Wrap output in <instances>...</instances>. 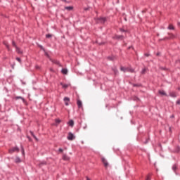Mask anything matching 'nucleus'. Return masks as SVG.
Returning <instances> with one entry per match:
<instances>
[{"mask_svg":"<svg viewBox=\"0 0 180 180\" xmlns=\"http://www.w3.org/2000/svg\"><path fill=\"white\" fill-rule=\"evenodd\" d=\"M56 123H58V124L61 123V120H60L58 119H56Z\"/></svg>","mask_w":180,"mask_h":180,"instance_id":"25","label":"nucleus"},{"mask_svg":"<svg viewBox=\"0 0 180 180\" xmlns=\"http://www.w3.org/2000/svg\"><path fill=\"white\" fill-rule=\"evenodd\" d=\"M169 39H174L175 37L174 34H169Z\"/></svg>","mask_w":180,"mask_h":180,"instance_id":"21","label":"nucleus"},{"mask_svg":"<svg viewBox=\"0 0 180 180\" xmlns=\"http://www.w3.org/2000/svg\"><path fill=\"white\" fill-rule=\"evenodd\" d=\"M41 164L46 165V162L41 163Z\"/></svg>","mask_w":180,"mask_h":180,"instance_id":"35","label":"nucleus"},{"mask_svg":"<svg viewBox=\"0 0 180 180\" xmlns=\"http://www.w3.org/2000/svg\"><path fill=\"white\" fill-rule=\"evenodd\" d=\"M62 72L66 75V74H68V70L67 69H62Z\"/></svg>","mask_w":180,"mask_h":180,"instance_id":"14","label":"nucleus"},{"mask_svg":"<svg viewBox=\"0 0 180 180\" xmlns=\"http://www.w3.org/2000/svg\"><path fill=\"white\" fill-rule=\"evenodd\" d=\"M63 160H64V161H70V157H68L67 155H63Z\"/></svg>","mask_w":180,"mask_h":180,"instance_id":"7","label":"nucleus"},{"mask_svg":"<svg viewBox=\"0 0 180 180\" xmlns=\"http://www.w3.org/2000/svg\"><path fill=\"white\" fill-rule=\"evenodd\" d=\"M15 50H16V51H17V53H18V54H22L23 53V51H22L21 50H20V49L19 48V47H16L15 48Z\"/></svg>","mask_w":180,"mask_h":180,"instance_id":"11","label":"nucleus"},{"mask_svg":"<svg viewBox=\"0 0 180 180\" xmlns=\"http://www.w3.org/2000/svg\"><path fill=\"white\" fill-rule=\"evenodd\" d=\"M120 70L123 72H134V69H131V68L121 67Z\"/></svg>","mask_w":180,"mask_h":180,"instance_id":"1","label":"nucleus"},{"mask_svg":"<svg viewBox=\"0 0 180 180\" xmlns=\"http://www.w3.org/2000/svg\"><path fill=\"white\" fill-rule=\"evenodd\" d=\"M159 94H160V95L167 96V94H166L165 91H164L160 90V91H159Z\"/></svg>","mask_w":180,"mask_h":180,"instance_id":"16","label":"nucleus"},{"mask_svg":"<svg viewBox=\"0 0 180 180\" xmlns=\"http://www.w3.org/2000/svg\"><path fill=\"white\" fill-rule=\"evenodd\" d=\"M86 180H91V179H89V177L86 176Z\"/></svg>","mask_w":180,"mask_h":180,"instance_id":"33","label":"nucleus"},{"mask_svg":"<svg viewBox=\"0 0 180 180\" xmlns=\"http://www.w3.org/2000/svg\"><path fill=\"white\" fill-rule=\"evenodd\" d=\"M179 26H180V22H179Z\"/></svg>","mask_w":180,"mask_h":180,"instance_id":"37","label":"nucleus"},{"mask_svg":"<svg viewBox=\"0 0 180 180\" xmlns=\"http://www.w3.org/2000/svg\"><path fill=\"white\" fill-rule=\"evenodd\" d=\"M60 153H63V150L62 148H59Z\"/></svg>","mask_w":180,"mask_h":180,"instance_id":"29","label":"nucleus"},{"mask_svg":"<svg viewBox=\"0 0 180 180\" xmlns=\"http://www.w3.org/2000/svg\"><path fill=\"white\" fill-rule=\"evenodd\" d=\"M118 39H122V37H118Z\"/></svg>","mask_w":180,"mask_h":180,"instance_id":"36","label":"nucleus"},{"mask_svg":"<svg viewBox=\"0 0 180 180\" xmlns=\"http://www.w3.org/2000/svg\"><path fill=\"white\" fill-rule=\"evenodd\" d=\"M4 44L6 46V48L8 49V51H11V48H9V45L8 44V43L4 42Z\"/></svg>","mask_w":180,"mask_h":180,"instance_id":"19","label":"nucleus"},{"mask_svg":"<svg viewBox=\"0 0 180 180\" xmlns=\"http://www.w3.org/2000/svg\"><path fill=\"white\" fill-rule=\"evenodd\" d=\"M169 30H174V25H169L168 27Z\"/></svg>","mask_w":180,"mask_h":180,"instance_id":"17","label":"nucleus"},{"mask_svg":"<svg viewBox=\"0 0 180 180\" xmlns=\"http://www.w3.org/2000/svg\"><path fill=\"white\" fill-rule=\"evenodd\" d=\"M46 56H47V57H49V54H47V53H45Z\"/></svg>","mask_w":180,"mask_h":180,"instance_id":"34","label":"nucleus"},{"mask_svg":"<svg viewBox=\"0 0 180 180\" xmlns=\"http://www.w3.org/2000/svg\"><path fill=\"white\" fill-rule=\"evenodd\" d=\"M15 99H22V101H23V98H22L20 96L15 97Z\"/></svg>","mask_w":180,"mask_h":180,"instance_id":"26","label":"nucleus"},{"mask_svg":"<svg viewBox=\"0 0 180 180\" xmlns=\"http://www.w3.org/2000/svg\"><path fill=\"white\" fill-rule=\"evenodd\" d=\"M169 96H171L172 98H176V92H170L169 93Z\"/></svg>","mask_w":180,"mask_h":180,"instance_id":"8","label":"nucleus"},{"mask_svg":"<svg viewBox=\"0 0 180 180\" xmlns=\"http://www.w3.org/2000/svg\"><path fill=\"white\" fill-rule=\"evenodd\" d=\"M146 180H151V176L148 174L146 179Z\"/></svg>","mask_w":180,"mask_h":180,"instance_id":"24","label":"nucleus"},{"mask_svg":"<svg viewBox=\"0 0 180 180\" xmlns=\"http://www.w3.org/2000/svg\"><path fill=\"white\" fill-rule=\"evenodd\" d=\"M16 60H17V61H18V63L21 62V60H20V59L19 58H16Z\"/></svg>","mask_w":180,"mask_h":180,"instance_id":"28","label":"nucleus"},{"mask_svg":"<svg viewBox=\"0 0 180 180\" xmlns=\"http://www.w3.org/2000/svg\"><path fill=\"white\" fill-rule=\"evenodd\" d=\"M147 71L146 68H143L141 71V74H146V72Z\"/></svg>","mask_w":180,"mask_h":180,"instance_id":"22","label":"nucleus"},{"mask_svg":"<svg viewBox=\"0 0 180 180\" xmlns=\"http://www.w3.org/2000/svg\"><path fill=\"white\" fill-rule=\"evenodd\" d=\"M22 153L23 155H25V150L22 149Z\"/></svg>","mask_w":180,"mask_h":180,"instance_id":"31","label":"nucleus"},{"mask_svg":"<svg viewBox=\"0 0 180 180\" xmlns=\"http://www.w3.org/2000/svg\"><path fill=\"white\" fill-rule=\"evenodd\" d=\"M63 101H64L65 105L66 106H68V105H69L68 103L70 102V98H68V97H65L64 99H63Z\"/></svg>","mask_w":180,"mask_h":180,"instance_id":"5","label":"nucleus"},{"mask_svg":"<svg viewBox=\"0 0 180 180\" xmlns=\"http://www.w3.org/2000/svg\"><path fill=\"white\" fill-rule=\"evenodd\" d=\"M114 72H115V74H117V70L116 69H115V70H114Z\"/></svg>","mask_w":180,"mask_h":180,"instance_id":"32","label":"nucleus"},{"mask_svg":"<svg viewBox=\"0 0 180 180\" xmlns=\"http://www.w3.org/2000/svg\"><path fill=\"white\" fill-rule=\"evenodd\" d=\"M69 126H71L72 127L74 126V120H71L68 122Z\"/></svg>","mask_w":180,"mask_h":180,"instance_id":"13","label":"nucleus"},{"mask_svg":"<svg viewBox=\"0 0 180 180\" xmlns=\"http://www.w3.org/2000/svg\"><path fill=\"white\" fill-rule=\"evenodd\" d=\"M65 9H66V11H72V9H74V7H72V6H66V7H65Z\"/></svg>","mask_w":180,"mask_h":180,"instance_id":"12","label":"nucleus"},{"mask_svg":"<svg viewBox=\"0 0 180 180\" xmlns=\"http://www.w3.org/2000/svg\"><path fill=\"white\" fill-rule=\"evenodd\" d=\"M98 22H100V23H105V22H106V19L105 18H98Z\"/></svg>","mask_w":180,"mask_h":180,"instance_id":"9","label":"nucleus"},{"mask_svg":"<svg viewBox=\"0 0 180 180\" xmlns=\"http://www.w3.org/2000/svg\"><path fill=\"white\" fill-rule=\"evenodd\" d=\"M176 103H177V105H180V101H179V100L177 101H176Z\"/></svg>","mask_w":180,"mask_h":180,"instance_id":"30","label":"nucleus"},{"mask_svg":"<svg viewBox=\"0 0 180 180\" xmlns=\"http://www.w3.org/2000/svg\"><path fill=\"white\" fill-rule=\"evenodd\" d=\"M14 161L15 162H16V164H19V162H22V160L19 157H15L14 159Z\"/></svg>","mask_w":180,"mask_h":180,"instance_id":"6","label":"nucleus"},{"mask_svg":"<svg viewBox=\"0 0 180 180\" xmlns=\"http://www.w3.org/2000/svg\"><path fill=\"white\" fill-rule=\"evenodd\" d=\"M77 106L79 108H82V101H81V100L77 101Z\"/></svg>","mask_w":180,"mask_h":180,"instance_id":"10","label":"nucleus"},{"mask_svg":"<svg viewBox=\"0 0 180 180\" xmlns=\"http://www.w3.org/2000/svg\"><path fill=\"white\" fill-rule=\"evenodd\" d=\"M15 152L19 153V148L15 147L9 150L10 154H13V153H15Z\"/></svg>","mask_w":180,"mask_h":180,"instance_id":"2","label":"nucleus"},{"mask_svg":"<svg viewBox=\"0 0 180 180\" xmlns=\"http://www.w3.org/2000/svg\"><path fill=\"white\" fill-rule=\"evenodd\" d=\"M30 134H31V135L32 136V137H34V139H35V140L37 141H38V139H37V137H36V136L34 135V134H33V132L32 131H30Z\"/></svg>","mask_w":180,"mask_h":180,"instance_id":"15","label":"nucleus"},{"mask_svg":"<svg viewBox=\"0 0 180 180\" xmlns=\"http://www.w3.org/2000/svg\"><path fill=\"white\" fill-rule=\"evenodd\" d=\"M74 139H75V136H74V134L71 132H69L68 136V140H70V141H72V140H74Z\"/></svg>","mask_w":180,"mask_h":180,"instance_id":"4","label":"nucleus"},{"mask_svg":"<svg viewBox=\"0 0 180 180\" xmlns=\"http://www.w3.org/2000/svg\"><path fill=\"white\" fill-rule=\"evenodd\" d=\"M101 161L103 164H104L105 168H108V167H109V163L108 162V160H106L105 158H102Z\"/></svg>","mask_w":180,"mask_h":180,"instance_id":"3","label":"nucleus"},{"mask_svg":"<svg viewBox=\"0 0 180 180\" xmlns=\"http://www.w3.org/2000/svg\"><path fill=\"white\" fill-rule=\"evenodd\" d=\"M12 46H13V47H15V49H16V47H18V46H16V43L15 42V41H12Z\"/></svg>","mask_w":180,"mask_h":180,"instance_id":"20","label":"nucleus"},{"mask_svg":"<svg viewBox=\"0 0 180 180\" xmlns=\"http://www.w3.org/2000/svg\"><path fill=\"white\" fill-rule=\"evenodd\" d=\"M46 39H50V38L53 37V35L51 34H47L46 35Z\"/></svg>","mask_w":180,"mask_h":180,"instance_id":"18","label":"nucleus"},{"mask_svg":"<svg viewBox=\"0 0 180 180\" xmlns=\"http://www.w3.org/2000/svg\"><path fill=\"white\" fill-rule=\"evenodd\" d=\"M172 169H173L174 171H175V169H176V166L174 165Z\"/></svg>","mask_w":180,"mask_h":180,"instance_id":"27","label":"nucleus"},{"mask_svg":"<svg viewBox=\"0 0 180 180\" xmlns=\"http://www.w3.org/2000/svg\"><path fill=\"white\" fill-rule=\"evenodd\" d=\"M61 85H62L63 88H65V89L68 88V84H61Z\"/></svg>","mask_w":180,"mask_h":180,"instance_id":"23","label":"nucleus"}]
</instances>
